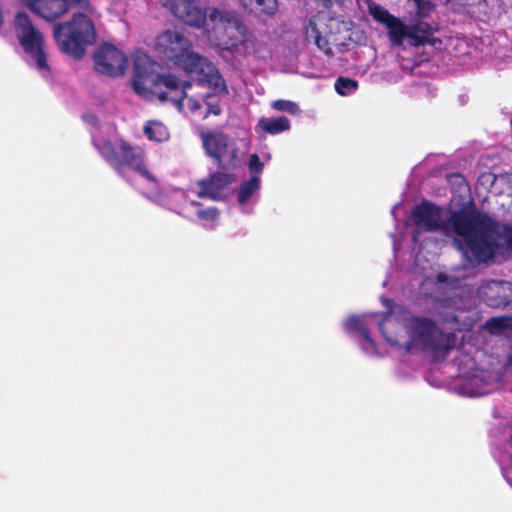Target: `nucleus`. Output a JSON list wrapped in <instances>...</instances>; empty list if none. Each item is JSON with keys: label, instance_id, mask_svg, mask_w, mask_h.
<instances>
[{"label": "nucleus", "instance_id": "20", "mask_svg": "<svg viewBox=\"0 0 512 512\" xmlns=\"http://www.w3.org/2000/svg\"><path fill=\"white\" fill-rule=\"evenodd\" d=\"M290 129V121L285 116L276 118L262 117L259 119L256 130L265 134L276 135Z\"/></svg>", "mask_w": 512, "mask_h": 512}, {"label": "nucleus", "instance_id": "5", "mask_svg": "<svg viewBox=\"0 0 512 512\" xmlns=\"http://www.w3.org/2000/svg\"><path fill=\"white\" fill-rule=\"evenodd\" d=\"M94 146L101 157L119 174L124 175L126 168L139 173L146 180L156 183L155 176L147 169L144 163V153L141 149L132 146L121 139L116 147L110 140L101 139L94 142Z\"/></svg>", "mask_w": 512, "mask_h": 512}, {"label": "nucleus", "instance_id": "9", "mask_svg": "<svg viewBox=\"0 0 512 512\" xmlns=\"http://www.w3.org/2000/svg\"><path fill=\"white\" fill-rule=\"evenodd\" d=\"M192 87L190 81L181 80L173 73H157L148 86L149 97H156L160 102H171L177 109L183 108L187 90Z\"/></svg>", "mask_w": 512, "mask_h": 512}, {"label": "nucleus", "instance_id": "8", "mask_svg": "<svg viewBox=\"0 0 512 512\" xmlns=\"http://www.w3.org/2000/svg\"><path fill=\"white\" fill-rule=\"evenodd\" d=\"M200 138L206 154L224 171L238 166V149L230 137L222 131H201Z\"/></svg>", "mask_w": 512, "mask_h": 512}, {"label": "nucleus", "instance_id": "11", "mask_svg": "<svg viewBox=\"0 0 512 512\" xmlns=\"http://www.w3.org/2000/svg\"><path fill=\"white\" fill-rule=\"evenodd\" d=\"M33 13L46 21L52 22L67 14L73 7L92 11L90 0H23Z\"/></svg>", "mask_w": 512, "mask_h": 512}, {"label": "nucleus", "instance_id": "7", "mask_svg": "<svg viewBox=\"0 0 512 512\" xmlns=\"http://www.w3.org/2000/svg\"><path fill=\"white\" fill-rule=\"evenodd\" d=\"M13 28L20 47L36 68L41 72H50L44 35L34 26L27 13L20 11L15 15Z\"/></svg>", "mask_w": 512, "mask_h": 512}, {"label": "nucleus", "instance_id": "14", "mask_svg": "<svg viewBox=\"0 0 512 512\" xmlns=\"http://www.w3.org/2000/svg\"><path fill=\"white\" fill-rule=\"evenodd\" d=\"M154 62L144 52H137L133 56V79L132 87L135 93L148 99V86L151 79L155 77L153 74Z\"/></svg>", "mask_w": 512, "mask_h": 512}, {"label": "nucleus", "instance_id": "23", "mask_svg": "<svg viewBox=\"0 0 512 512\" xmlns=\"http://www.w3.org/2000/svg\"><path fill=\"white\" fill-rule=\"evenodd\" d=\"M143 132L149 140L156 142H162L168 137L166 127L159 121H147L143 127Z\"/></svg>", "mask_w": 512, "mask_h": 512}, {"label": "nucleus", "instance_id": "34", "mask_svg": "<svg viewBox=\"0 0 512 512\" xmlns=\"http://www.w3.org/2000/svg\"><path fill=\"white\" fill-rule=\"evenodd\" d=\"M448 180L451 184L457 185L459 190L464 187H468V183L463 175L459 173H453L448 176Z\"/></svg>", "mask_w": 512, "mask_h": 512}, {"label": "nucleus", "instance_id": "28", "mask_svg": "<svg viewBox=\"0 0 512 512\" xmlns=\"http://www.w3.org/2000/svg\"><path fill=\"white\" fill-rule=\"evenodd\" d=\"M271 107L276 111L286 112L290 115H297L300 113L299 106L290 100L277 99L271 103Z\"/></svg>", "mask_w": 512, "mask_h": 512}, {"label": "nucleus", "instance_id": "22", "mask_svg": "<svg viewBox=\"0 0 512 512\" xmlns=\"http://www.w3.org/2000/svg\"><path fill=\"white\" fill-rule=\"evenodd\" d=\"M261 179L258 175H251V177L243 181L240 184L238 194H237V201L239 204H245L252 195L257 192L260 188Z\"/></svg>", "mask_w": 512, "mask_h": 512}, {"label": "nucleus", "instance_id": "18", "mask_svg": "<svg viewBox=\"0 0 512 512\" xmlns=\"http://www.w3.org/2000/svg\"><path fill=\"white\" fill-rule=\"evenodd\" d=\"M504 289V282L493 280L482 287L481 294L489 306H505L509 303V297L503 293Z\"/></svg>", "mask_w": 512, "mask_h": 512}, {"label": "nucleus", "instance_id": "21", "mask_svg": "<svg viewBox=\"0 0 512 512\" xmlns=\"http://www.w3.org/2000/svg\"><path fill=\"white\" fill-rule=\"evenodd\" d=\"M388 29L389 39L392 44L400 46L403 44L404 39L410 40V25L404 24L396 16L385 26Z\"/></svg>", "mask_w": 512, "mask_h": 512}, {"label": "nucleus", "instance_id": "19", "mask_svg": "<svg viewBox=\"0 0 512 512\" xmlns=\"http://www.w3.org/2000/svg\"><path fill=\"white\" fill-rule=\"evenodd\" d=\"M243 7L258 17H270L278 11L277 0H240Z\"/></svg>", "mask_w": 512, "mask_h": 512}, {"label": "nucleus", "instance_id": "33", "mask_svg": "<svg viewBox=\"0 0 512 512\" xmlns=\"http://www.w3.org/2000/svg\"><path fill=\"white\" fill-rule=\"evenodd\" d=\"M197 216L200 219L207 221H215L219 217L218 209L215 207H210L206 209H201L197 211Z\"/></svg>", "mask_w": 512, "mask_h": 512}, {"label": "nucleus", "instance_id": "36", "mask_svg": "<svg viewBox=\"0 0 512 512\" xmlns=\"http://www.w3.org/2000/svg\"><path fill=\"white\" fill-rule=\"evenodd\" d=\"M320 5L325 8H330L334 3L343 4L344 0H316Z\"/></svg>", "mask_w": 512, "mask_h": 512}, {"label": "nucleus", "instance_id": "31", "mask_svg": "<svg viewBox=\"0 0 512 512\" xmlns=\"http://www.w3.org/2000/svg\"><path fill=\"white\" fill-rule=\"evenodd\" d=\"M508 319L505 317H492L486 322V326L491 332H500L508 327Z\"/></svg>", "mask_w": 512, "mask_h": 512}, {"label": "nucleus", "instance_id": "3", "mask_svg": "<svg viewBox=\"0 0 512 512\" xmlns=\"http://www.w3.org/2000/svg\"><path fill=\"white\" fill-rule=\"evenodd\" d=\"M406 330L409 336L407 349L425 351L433 362L445 360L455 347V333L443 331L435 321L427 317H410L406 321Z\"/></svg>", "mask_w": 512, "mask_h": 512}, {"label": "nucleus", "instance_id": "4", "mask_svg": "<svg viewBox=\"0 0 512 512\" xmlns=\"http://www.w3.org/2000/svg\"><path fill=\"white\" fill-rule=\"evenodd\" d=\"M53 38L62 53L81 59L87 47L96 43L97 33L93 20L78 12L70 20L54 24Z\"/></svg>", "mask_w": 512, "mask_h": 512}, {"label": "nucleus", "instance_id": "15", "mask_svg": "<svg viewBox=\"0 0 512 512\" xmlns=\"http://www.w3.org/2000/svg\"><path fill=\"white\" fill-rule=\"evenodd\" d=\"M512 369V354H509L505 363L499 368L491 371H480L470 379V384L475 388L474 395H486L497 389L503 379L505 372Z\"/></svg>", "mask_w": 512, "mask_h": 512}, {"label": "nucleus", "instance_id": "32", "mask_svg": "<svg viewBox=\"0 0 512 512\" xmlns=\"http://www.w3.org/2000/svg\"><path fill=\"white\" fill-rule=\"evenodd\" d=\"M263 167H264V165L261 162L259 156L256 153L251 154L249 157V162H248V169H249L250 173L252 175L260 176V174L263 171Z\"/></svg>", "mask_w": 512, "mask_h": 512}, {"label": "nucleus", "instance_id": "29", "mask_svg": "<svg viewBox=\"0 0 512 512\" xmlns=\"http://www.w3.org/2000/svg\"><path fill=\"white\" fill-rule=\"evenodd\" d=\"M204 102L207 106V113H206L205 117H207L208 115L218 116L221 114L222 110L220 107V101L215 93L205 94Z\"/></svg>", "mask_w": 512, "mask_h": 512}, {"label": "nucleus", "instance_id": "2", "mask_svg": "<svg viewBox=\"0 0 512 512\" xmlns=\"http://www.w3.org/2000/svg\"><path fill=\"white\" fill-rule=\"evenodd\" d=\"M158 57L173 63L187 73L197 75V84L208 86L217 92L228 93L225 81L218 69L205 57L193 51L190 40L176 30H165L155 42Z\"/></svg>", "mask_w": 512, "mask_h": 512}, {"label": "nucleus", "instance_id": "6", "mask_svg": "<svg viewBox=\"0 0 512 512\" xmlns=\"http://www.w3.org/2000/svg\"><path fill=\"white\" fill-rule=\"evenodd\" d=\"M475 205L471 203L468 207H461L458 210H455L451 213L450 217L447 220L442 218L443 209L436 204L423 200L419 204H417L412 212L411 219L412 222L418 232H437L444 231L447 232L451 230L459 241H466V238L469 236V232H465L463 234L459 233L456 230L455 226V217L457 215H469L474 213Z\"/></svg>", "mask_w": 512, "mask_h": 512}, {"label": "nucleus", "instance_id": "13", "mask_svg": "<svg viewBox=\"0 0 512 512\" xmlns=\"http://www.w3.org/2000/svg\"><path fill=\"white\" fill-rule=\"evenodd\" d=\"M163 6L179 21L195 28L202 27L209 15L199 0H164Z\"/></svg>", "mask_w": 512, "mask_h": 512}, {"label": "nucleus", "instance_id": "30", "mask_svg": "<svg viewBox=\"0 0 512 512\" xmlns=\"http://www.w3.org/2000/svg\"><path fill=\"white\" fill-rule=\"evenodd\" d=\"M416 7V16L419 19H425L434 11L435 5L431 0H413Z\"/></svg>", "mask_w": 512, "mask_h": 512}, {"label": "nucleus", "instance_id": "16", "mask_svg": "<svg viewBox=\"0 0 512 512\" xmlns=\"http://www.w3.org/2000/svg\"><path fill=\"white\" fill-rule=\"evenodd\" d=\"M236 181L234 173H228L224 170L211 173L208 178L201 179L197 185V193L200 198H210L218 201L222 199V192Z\"/></svg>", "mask_w": 512, "mask_h": 512}, {"label": "nucleus", "instance_id": "26", "mask_svg": "<svg viewBox=\"0 0 512 512\" xmlns=\"http://www.w3.org/2000/svg\"><path fill=\"white\" fill-rule=\"evenodd\" d=\"M368 11L369 14L379 23H382L386 26V23H389L395 16L390 14L388 10H386L381 5L375 2L368 3Z\"/></svg>", "mask_w": 512, "mask_h": 512}, {"label": "nucleus", "instance_id": "10", "mask_svg": "<svg viewBox=\"0 0 512 512\" xmlns=\"http://www.w3.org/2000/svg\"><path fill=\"white\" fill-rule=\"evenodd\" d=\"M208 19L213 24V29L222 32L225 37V43L230 46H237L246 38L247 27L240 17L233 11H220L213 8Z\"/></svg>", "mask_w": 512, "mask_h": 512}, {"label": "nucleus", "instance_id": "37", "mask_svg": "<svg viewBox=\"0 0 512 512\" xmlns=\"http://www.w3.org/2000/svg\"><path fill=\"white\" fill-rule=\"evenodd\" d=\"M379 328H380L381 330H383V325H382V323H380Z\"/></svg>", "mask_w": 512, "mask_h": 512}, {"label": "nucleus", "instance_id": "17", "mask_svg": "<svg viewBox=\"0 0 512 512\" xmlns=\"http://www.w3.org/2000/svg\"><path fill=\"white\" fill-rule=\"evenodd\" d=\"M437 31V25L423 19H419L410 24V44L415 47L423 46L426 43H432L431 38Z\"/></svg>", "mask_w": 512, "mask_h": 512}, {"label": "nucleus", "instance_id": "27", "mask_svg": "<svg viewBox=\"0 0 512 512\" xmlns=\"http://www.w3.org/2000/svg\"><path fill=\"white\" fill-rule=\"evenodd\" d=\"M334 88L339 95L346 96L357 90L358 82L352 78L340 76L336 79Z\"/></svg>", "mask_w": 512, "mask_h": 512}, {"label": "nucleus", "instance_id": "25", "mask_svg": "<svg viewBox=\"0 0 512 512\" xmlns=\"http://www.w3.org/2000/svg\"><path fill=\"white\" fill-rule=\"evenodd\" d=\"M310 26L313 25L312 30L315 34V43L317 47L322 50L326 55H333L332 42L330 37L323 35V32L317 28V24L313 20L309 21Z\"/></svg>", "mask_w": 512, "mask_h": 512}, {"label": "nucleus", "instance_id": "12", "mask_svg": "<svg viewBox=\"0 0 512 512\" xmlns=\"http://www.w3.org/2000/svg\"><path fill=\"white\" fill-rule=\"evenodd\" d=\"M126 66V55L112 44L101 45L94 54V68L102 75L113 78L121 76Z\"/></svg>", "mask_w": 512, "mask_h": 512}, {"label": "nucleus", "instance_id": "35", "mask_svg": "<svg viewBox=\"0 0 512 512\" xmlns=\"http://www.w3.org/2000/svg\"><path fill=\"white\" fill-rule=\"evenodd\" d=\"M186 99H187V106L191 112H196L197 110H199L201 108V103L199 100H197L193 97H188V96Z\"/></svg>", "mask_w": 512, "mask_h": 512}, {"label": "nucleus", "instance_id": "1", "mask_svg": "<svg viewBox=\"0 0 512 512\" xmlns=\"http://www.w3.org/2000/svg\"><path fill=\"white\" fill-rule=\"evenodd\" d=\"M456 230L463 234L469 232L466 241L452 240V245L472 266L487 264L500 250L512 253V224L496 221L489 214L479 211L457 215Z\"/></svg>", "mask_w": 512, "mask_h": 512}, {"label": "nucleus", "instance_id": "24", "mask_svg": "<svg viewBox=\"0 0 512 512\" xmlns=\"http://www.w3.org/2000/svg\"><path fill=\"white\" fill-rule=\"evenodd\" d=\"M345 326L348 331H355L359 333L364 340H366L369 344L374 345V341L370 336L369 329L361 317L351 316L347 319Z\"/></svg>", "mask_w": 512, "mask_h": 512}]
</instances>
